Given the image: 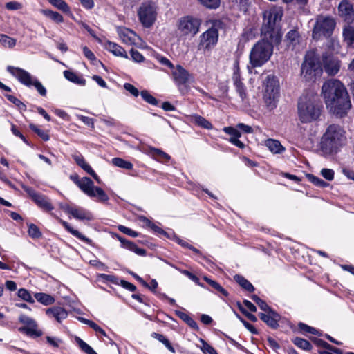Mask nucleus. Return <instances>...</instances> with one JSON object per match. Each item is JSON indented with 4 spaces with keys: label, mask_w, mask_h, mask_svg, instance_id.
Returning a JSON list of instances; mask_svg holds the SVG:
<instances>
[{
    "label": "nucleus",
    "mask_w": 354,
    "mask_h": 354,
    "mask_svg": "<svg viewBox=\"0 0 354 354\" xmlns=\"http://www.w3.org/2000/svg\"><path fill=\"white\" fill-rule=\"evenodd\" d=\"M322 93L327 108L338 117L344 116L351 107L347 91L337 80H329L324 82Z\"/></svg>",
    "instance_id": "f257e3e1"
},
{
    "label": "nucleus",
    "mask_w": 354,
    "mask_h": 354,
    "mask_svg": "<svg viewBox=\"0 0 354 354\" xmlns=\"http://www.w3.org/2000/svg\"><path fill=\"white\" fill-rule=\"evenodd\" d=\"M346 132L338 124H330L321 138L319 151L325 157L336 154L345 144Z\"/></svg>",
    "instance_id": "f03ea898"
},
{
    "label": "nucleus",
    "mask_w": 354,
    "mask_h": 354,
    "mask_svg": "<svg viewBox=\"0 0 354 354\" xmlns=\"http://www.w3.org/2000/svg\"><path fill=\"white\" fill-rule=\"evenodd\" d=\"M263 21L261 27V34L266 39L279 43L281 34L277 27L282 17L283 12L280 8H272L263 12Z\"/></svg>",
    "instance_id": "7ed1b4c3"
},
{
    "label": "nucleus",
    "mask_w": 354,
    "mask_h": 354,
    "mask_svg": "<svg viewBox=\"0 0 354 354\" xmlns=\"http://www.w3.org/2000/svg\"><path fill=\"white\" fill-rule=\"evenodd\" d=\"M273 43L277 44L263 37L253 46L250 53V64L248 65L249 73H252L254 68L262 66L270 59L273 52Z\"/></svg>",
    "instance_id": "20e7f679"
},
{
    "label": "nucleus",
    "mask_w": 354,
    "mask_h": 354,
    "mask_svg": "<svg viewBox=\"0 0 354 354\" xmlns=\"http://www.w3.org/2000/svg\"><path fill=\"white\" fill-rule=\"evenodd\" d=\"M321 106L316 96L302 95L298 102V116L303 123L312 122L319 119Z\"/></svg>",
    "instance_id": "39448f33"
},
{
    "label": "nucleus",
    "mask_w": 354,
    "mask_h": 354,
    "mask_svg": "<svg viewBox=\"0 0 354 354\" xmlns=\"http://www.w3.org/2000/svg\"><path fill=\"white\" fill-rule=\"evenodd\" d=\"M263 100L269 110L277 106L279 96V82L273 75H268L264 82Z\"/></svg>",
    "instance_id": "423d86ee"
},
{
    "label": "nucleus",
    "mask_w": 354,
    "mask_h": 354,
    "mask_svg": "<svg viewBox=\"0 0 354 354\" xmlns=\"http://www.w3.org/2000/svg\"><path fill=\"white\" fill-rule=\"evenodd\" d=\"M7 71L15 77L21 84L26 86H34L39 93L42 96H46V89L41 83L28 71L14 66H8Z\"/></svg>",
    "instance_id": "0eeeda50"
},
{
    "label": "nucleus",
    "mask_w": 354,
    "mask_h": 354,
    "mask_svg": "<svg viewBox=\"0 0 354 354\" xmlns=\"http://www.w3.org/2000/svg\"><path fill=\"white\" fill-rule=\"evenodd\" d=\"M158 10L157 3L153 1H146L140 4L137 13L140 22L145 28H150L155 23Z\"/></svg>",
    "instance_id": "6e6552de"
},
{
    "label": "nucleus",
    "mask_w": 354,
    "mask_h": 354,
    "mask_svg": "<svg viewBox=\"0 0 354 354\" xmlns=\"http://www.w3.org/2000/svg\"><path fill=\"white\" fill-rule=\"evenodd\" d=\"M301 70V76L306 81L313 80L316 77L321 75L322 73L319 60L312 52L306 55Z\"/></svg>",
    "instance_id": "1a4fd4ad"
},
{
    "label": "nucleus",
    "mask_w": 354,
    "mask_h": 354,
    "mask_svg": "<svg viewBox=\"0 0 354 354\" xmlns=\"http://www.w3.org/2000/svg\"><path fill=\"white\" fill-rule=\"evenodd\" d=\"M335 24V21L332 17L319 15L313 26V38L318 40L322 37H330Z\"/></svg>",
    "instance_id": "9d476101"
},
{
    "label": "nucleus",
    "mask_w": 354,
    "mask_h": 354,
    "mask_svg": "<svg viewBox=\"0 0 354 354\" xmlns=\"http://www.w3.org/2000/svg\"><path fill=\"white\" fill-rule=\"evenodd\" d=\"M79 188L89 197H97L100 202H106L109 200L108 195L104 191L94 185L93 182L88 177H83L81 181L77 182Z\"/></svg>",
    "instance_id": "9b49d317"
},
{
    "label": "nucleus",
    "mask_w": 354,
    "mask_h": 354,
    "mask_svg": "<svg viewBox=\"0 0 354 354\" xmlns=\"http://www.w3.org/2000/svg\"><path fill=\"white\" fill-rule=\"evenodd\" d=\"M218 23H214L211 28L200 36L198 45V50H209L214 48L218 42Z\"/></svg>",
    "instance_id": "f8f14e48"
},
{
    "label": "nucleus",
    "mask_w": 354,
    "mask_h": 354,
    "mask_svg": "<svg viewBox=\"0 0 354 354\" xmlns=\"http://www.w3.org/2000/svg\"><path fill=\"white\" fill-rule=\"evenodd\" d=\"M201 24L198 18L185 16L179 19L178 28L182 35L193 37L198 32Z\"/></svg>",
    "instance_id": "ddd939ff"
},
{
    "label": "nucleus",
    "mask_w": 354,
    "mask_h": 354,
    "mask_svg": "<svg viewBox=\"0 0 354 354\" xmlns=\"http://www.w3.org/2000/svg\"><path fill=\"white\" fill-rule=\"evenodd\" d=\"M23 189L37 206L44 211L50 212L54 209L53 205L47 196L36 192L32 188L28 186L24 185Z\"/></svg>",
    "instance_id": "4468645a"
},
{
    "label": "nucleus",
    "mask_w": 354,
    "mask_h": 354,
    "mask_svg": "<svg viewBox=\"0 0 354 354\" xmlns=\"http://www.w3.org/2000/svg\"><path fill=\"white\" fill-rule=\"evenodd\" d=\"M171 74L174 81L178 86L186 84L191 77L189 72L180 65L174 67Z\"/></svg>",
    "instance_id": "2eb2a0df"
},
{
    "label": "nucleus",
    "mask_w": 354,
    "mask_h": 354,
    "mask_svg": "<svg viewBox=\"0 0 354 354\" xmlns=\"http://www.w3.org/2000/svg\"><path fill=\"white\" fill-rule=\"evenodd\" d=\"M323 64L325 71L329 75H335L340 68V61L333 57L323 55Z\"/></svg>",
    "instance_id": "dca6fc26"
},
{
    "label": "nucleus",
    "mask_w": 354,
    "mask_h": 354,
    "mask_svg": "<svg viewBox=\"0 0 354 354\" xmlns=\"http://www.w3.org/2000/svg\"><path fill=\"white\" fill-rule=\"evenodd\" d=\"M339 15L348 22L351 21L354 19V10L352 4L347 1H342L339 5Z\"/></svg>",
    "instance_id": "f3484780"
},
{
    "label": "nucleus",
    "mask_w": 354,
    "mask_h": 354,
    "mask_svg": "<svg viewBox=\"0 0 354 354\" xmlns=\"http://www.w3.org/2000/svg\"><path fill=\"white\" fill-rule=\"evenodd\" d=\"M259 317L261 320L266 322L269 326L272 328H276L279 326L278 321L280 316L273 310H271L266 313H259Z\"/></svg>",
    "instance_id": "a211bd4d"
},
{
    "label": "nucleus",
    "mask_w": 354,
    "mask_h": 354,
    "mask_svg": "<svg viewBox=\"0 0 354 354\" xmlns=\"http://www.w3.org/2000/svg\"><path fill=\"white\" fill-rule=\"evenodd\" d=\"M113 237H115L120 243L123 248H125L132 252H134L136 254L140 256H145L146 251L145 249L138 248L134 243L129 241L120 235L115 234Z\"/></svg>",
    "instance_id": "6ab92c4d"
},
{
    "label": "nucleus",
    "mask_w": 354,
    "mask_h": 354,
    "mask_svg": "<svg viewBox=\"0 0 354 354\" xmlns=\"http://www.w3.org/2000/svg\"><path fill=\"white\" fill-rule=\"evenodd\" d=\"M56 218L58 219L59 222L62 225V226L71 234H73L76 238L79 239L80 240L84 241V243L91 245L92 244V240L87 238L84 235H83L82 233H80L78 230L73 229L68 223L66 221L59 218L57 216L54 215Z\"/></svg>",
    "instance_id": "aec40b11"
},
{
    "label": "nucleus",
    "mask_w": 354,
    "mask_h": 354,
    "mask_svg": "<svg viewBox=\"0 0 354 354\" xmlns=\"http://www.w3.org/2000/svg\"><path fill=\"white\" fill-rule=\"evenodd\" d=\"M118 35L122 42L128 45L134 44L138 37L133 31L128 28H120Z\"/></svg>",
    "instance_id": "412c9836"
},
{
    "label": "nucleus",
    "mask_w": 354,
    "mask_h": 354,
    "mask_svg": "<svg viewBox=\"0 0 354 354\" xmlns=\"http://www.w3.org/2000/svg\"><path fill=\"white\" fill-rule=\"evenodd\" d=\"M71 215H72L75 219L80 221H90L94 218L93 215L91 212L82 207H74Z\"/></svg>",
    "instance_id": "4be33fe9"
},
{
    "label": "nucleus",
    "mask_w": 354,
    "mask_h": 354,
    "mask_svg": "<svg viewBox=\"0 0 354 354\" xmlns=\"http://www.w3.org/2000/svg\"><path fill=\"white\" fill-rule=\"evenodd\" d=\"M46 314L50 317L55 318L58 322L66 319L68 316V313L62 307H53L46 310Z\"/></svg>",
    "instance_id": "5701e85b"
},
{
    "label": "nucleus",
    "mask_w": 354,
    "mask_h": 354,
    "mask_svg": "<svg viewBox=\"0 0 354 354\" xmlns=\"http://www.w3.org/2000/svg\"><path fill=\"white\" fill-rule=\"evenodd\" d=\"M149 153L153 159L162 163H167L171 159L169 154L157 148L150 147Z\"/></svg>",
    "instance_id": "b1692460"
},
{
    "label": "nucleus",
    "mask_w": 354,
    "mask_h": 354,
    "mask_svg": "<svg viewBox=\"0 0 354 354\" xmlns=\"http://www.w3.org/2000/svg\"><path fill=\"white\" fill-rule=\"evenodd\" d=\"M265 145L268 149L274 154H281L285 151V147H283L279 140L274 139H268L265 142Z\"/></svg>",
    "instance_id": "393cba45"
},
{
    "label": "nucleus",
    "mask_w": 354,
    "mask_h": 354,
    "mask_svg": "<svg viewBox=\"0 0 354 354\" xmlns=\"http://www.w3.org/2000/svg\"><path fill=\"white\" fill-rule=\"evenodd\" d=\"M106 48L115 56L122 57L126 59L128 58V55L125 50L115 43L108 41L106 44Z\"/></svg>",
    "instance_id": "a878e982"
},
{
    "label": "nucleus",
    "mask_w": 354,
    "mask_h": 354,
    "mask_svg": "<svg viewBox=\"0 0 354 354\" xmlns=\"http://www.w3.org/2000/svg\"><path fill=\"white\" fill-rule=\"evenodd\" d=\"M286 42L288 48L292 50L299 44L300 35L297 30H291L286 35Z\"/></svg>",
    "instance_id": "bb28decb"
},
{
    "label": "nucleus",
    "mask_w": 354,
    "mask_h": 354,
    "mask_svg": "<svg viewBox=\"0 0 354 354\" xmlns=\"http://www.w3.org/2000/svg\"><path fill=\"white\" fill-rule=\"evenodd\" d=\"M343 35L347 45L354 48V26H347L343 30Z\"/></svg>",
    "instance_id": "cd10ccee"
},
{
    "label": "nucleus",
    "mask_w": 354,
    "mask_h": 354,
    "mask_svg": "<svg viewBox=\"0 0 354 354\" xmlns=\"http://www.w3.org/2000/svg\"><path fill=\"white\" fill-rule=\"evenodd\" d=\"M64 76L68 81L73 82L75 84L84 86L86 84V80L80 77H79L76 73L71 71H64Z\"/></svg>",
    "instance_id": "c85d7f7f"
},
{
    "label": "nucleus",
    "mask_w": 354,
    "mask_h": 354,
    "mask_svg": "<svg viewBox=\"0 0 354 354\" xmlns=\"http://www.w3.org/2000/svg\"><path fill=\"white\" fill-rule=\"evenodd\" d=\"M191 121L195 124L206 129H211L212 128V124L208 120L198 115H192Z\"/></svg>",
    "instance_id": "c756f323"
},
{
    "label": "nucleus",
    "mask_w": 354,
    "mask_h": 354,
    "mask_svg": "<svg viewBox=\"0 0 354 354\" xmlns=\"http://www.w3.org/2000/svg\"><path fill=\"white\" fill-rule=\"evenodd\" d=\"M234 85L236 87V92L239 93L240 97L242 100H243L246 97V93L245 90V86L243 82L241 80L237 75H235L234 77H232Z\"/></svg>",
    "instance_id": "7c9ffc66"
},
{
    "label": "nucleus",
    "mask_w": 354,
    "mask_h": 354,
    "mask_svg": "<svg viewBox=\"0 0 354 354\" xmlns=\"http://www.w3.org/2000/svg\"><path fill=\"white\" fill-rule=\"evenodd\" d=\"M176 315L181 319L183 321H184L186 324H187L191 328L194 329L198 328L197 323L192 318L190 317L187 313L176 310Z\"/></svg>",
    "instance_id": "2f4dec72"
},
{
    "label": "nucleus",
    "mask_w": 354,
    "mask_h": 354,
    "mask_svg": "<svg viewBox=\"0 0 354 354\" xmlns=\"http://www.w3.org/2000/svg\"><path fill=\"white\" fill-rule=\"evenodd\" d=\"M234 280L245 290L249 292H253L254 290V288L252 284L243 276L236 274L234 276Z\"/></svg>",
    "instance_id": "473e14b6"
},
{
    "label": "nucleus",
    "mask_w": 354,
    "mask_h": 354,
    "mask_svg": "<svg viewBox=\"0 0 354 354\" xmlns=\"http://www.w3.org/2000/svg\"><path fill=\"white\" fill-rule=\"evenodd\" d=\"M35 299L44 305H50L54 303L55 299L50 295L39 292L35 293Z\"/></svg>",
    "instance_id": "72a5a7b5"
},
{
    "label": "nucleus",
    "mask_w": 354,
    "mask_h": 354,
    "mask_svg": "<svg viewBox=\"0 0 354 354\" xmlns=\"http://www.w3.org/2000/svg\"><path fill=\"white\" fill-rule=\"evenodd\" d=\"M73 159L76 164L79 165L82 169L88 173L91 169V166L85 161L84 157L80 153H75L72 156Z\"/></svg>",
    "instance_id": "f704fd0d"
},
{
    "label": "nucleus",
    "mask_w": 354,
    "mask_h": 354,
    "mask_svg": "<svg viewBox=\"0 0 354 354\" xmlns=\"http://www.w3.org/2000/svg\"><path fill=\"white\" fill-rule=\"evenodd\" d=\"M41 12L56 23H62L64 21L63 17L59 12L50 10H41Z\"/></svg>",
    "instance_id": "c9c22d12"
},
{
    "label": "nucleus",
    "mask_w": 354,
    "mask_h": 354,
    "mask_svg": "<svg viewBox=\"0 0 354 354\" xmlns=\"http://www.w3.org/2000/svg\"><path fill=\"white\" fill-rule=\"evenodd\" d=\"M204 280L213 288L218 293H221L222 295L227 297L228 295V293L227 290H225L219 283H218L216 281L212 280L207 277H204Z\"/></svg>",
    "instance_id": "e433bc0d"
},
{
    "label": "nucleus",
    "mask_w": 354,
    "mask_h": 354,
    "mask_svg": "<svg viewBox=\"0 0 354 354\" xmlns=\"http://www.w3.org/2000/svg\"><path fill=\"white\" fill-rule=\"evenodd\" d=\"M111 162L113 165L120 168L126 169H131L133 168V165L131 162L120 158H113L111 160Z\"/></svg>",
    "instance_id": "4c0bfd02"
},
{
    "label": "nucleus",
    "mask_w": 354,
    "mask_h": 354,
    "mask_svg": "<svg viewBox=\"0 0 354 354\" xmlns=\"http://www.w3.org/2000/svg\"><path fill=\"white\" fill-rule=\"evenodd\" d=\"M292 342L297 346L303 350L309 351L312 348V345L306 339L300 337H296L292 340Z\"/></svg>",
    "instance_id": "58836bf2"
},
{
    "label": "nucleus",
    "mask_w": 354,
    "mask_h": 354,
    "mask_svg": "<svg viewBox=\"0 0 354 354\" xmlns=\"http://www.w3.org/2000/svg\"><path fill=\"white\" fill-rule=\"evenodd\" d=\"M0 43L6 48H13L16 45V40L6 35H0Z\"/></svg>",
    "instance_id": "ea45409f"
},
{
    "label": "nucleus",
    "mask_w": 354,
    "mask_h": 354,
    "mask_svg": "<svg viewBox=\"0 0 354 354\" xmlns=\"http://www.w3.org/2000/svg\"><path fill=\"white\" fill-rule=\"evenodd\" d=\"M152 337L162 342L170 351L172 353L175 352L174 348L170 344L169 341L162 335L156 333H152Z\"/></svg>",
    "instance_id": "a19ab883"
},
{
    "label": "nucleus",
    "mask_w": 354,
    "mask_h": 354,
    "mask_svg": "<svg viewBox=\"0 0 354 354\" xmlns=\"http://www.w3.org/2000/svg\"><path fill=\"white\" fill-rule=\"evenodd\" d=\"M199 341L201 343L199 347L204 354H218L217 351L205 340L201 339Z\"/></svg>",
    "instance_id": "79ce46f5"
},
{
    "label": "nucleus",
    "mask_w": 354,
    "mask_h": 354,
    "mask_svg": "<svg viewBox=\"0 0 354 354\" xmlns=\"http://www.w3.org/2000/svg\"><path fill=\"white\" fill-rule=\"evenodd\" d=\"M75 340L80 348L86 354H97V353L88 344L80 337H76Z\"/></svg>",
    "instance_id": "37998d69"
},
{
    "label": "nucleus",
    "mask_w": 354,
    "mask_h": 354,
    "mask_svg": "<svg viewBox=\"0 0 354 354\" xmlns=\"http://www.w3.org/2000/svg\"><path fill=\"white\" fill-rule=\"evenodd\" d=\"M49 2L58 8L59 10L64 12H69L70 9L67 3L64 0H48Z\"/></svg>",
    "instance_id": "c03bdc74"
},
{
    "label": "nucleus",
    "mask_w": 354,
    "mask_h": 354,
    "mask_svg": "<svg viewBox=\"0 0 354 354\" xmlns=\"http://www.w3.org/2000/svg\"><path fill=\"white\" fill-rule=\"evenodd\" d=\"M36 326H28L20 328L19 330L26 333L30 336L40 337L42 333L40 330L36 329Z\"/></svg>",
    "instance_id": "a18cd8bd"
},
{
    "label": "nucleus",
    "mask_w": 354,
    "mask_h": 354,
    "mask_svg": "<svg viewBox=\"0 0 354 354\" xmlns=\"http://www.w3.org/2000/svg\"><path fill=\"white\" fill-rule=\"evenodd\" d=\"M28 234L32 239H39L41 236V232L39 227L35 224H30L28 226Z\"/></svg>",
    "instance_id": "49530a36"
},
{
    "label": "nucleus",
    "mask_w": 354,
    "mask_h": 354,
    "mask_svg": "<svg viewBox=\"0 0 354 354\" xmlns=\"http://www.w3.org/2000/svg\"><path fill=\"white\" fill-rule=\"evenodd\" d=\"M19 297L21 298L24 301H26L30 303H34V299L32 297L30 293L26 289L21 288L18 290L17 293Z\"/></svg>",
    "instance_id": "de8ad7c7"
},
{
    "label": "nucleus",
    "mask_w": 354,
    "mask_h": 354,
    "mask_svg": "<svg viewBox=\"0 0 354 354\" xmlns=\"http://www.w3.org/2000/svg\"><path fill=\"white\" fill-rule=\"evenodd\" d=\"M140 95L142 99L152 105L158 104V100L154 97H153L147 91H142Z\"/></svg>",
    "instance_id": "09e8293b"
},
{
    "label": "nucleus",
    "mask_w": 354,
    "mask_h": 354,
    "mask_svg": "<svg viewBox=\"0 0 354 354\" xmlns=\"http://www.w3.org/2000/svg\"><path fill=\"white\" fill-rule=\"evenodd\" d=\"M308 178L312 183H313L314 185H315L318 187H325L328 185V183L324 181L322 179H321L318 177H316L313 175H311V174L308 175Z\"/></svg>",
    "instance_id": "8fccbe9b"
},
{
    "label": "nucleus",
    "mask_w": 354,
    "mask_h": 354,
    "mask_svg": "<svg viewBox=\"0 0 354 354\" xmlns=\"http://www.w3.org/2000/svg\"><path fill=\"white\" fill-rule=\"evenodd\" d=\"M200 3L207 8L216 9L220 6V0H198Z\"/></svg>",
    "instance_id": "3c124183"
},
{
    "label": "nucleus",
    "mask_w": 354,
    "mask_h": 354,
    "mask_svg": "<svg viewBox=\"0 0 354 354\" xmlns=\"http://www.w3.org/2000/svg\"><path fill=\"white\" fill-rule=\"evenodd\" d=\"M30 128L35 132L41 138H42L44 140L47 141L49 140L50 137L48 134L43 131L42 129H40L35 124H30Z\"/></svg>",
    "instance_id": "603ef678"
},
{
    "label": "nucleus",
    "mask_w": 354,
    "mask_h": 354,
    "mask_svg": "<svg viewBox=\"0 0 354 354\" xmlns=\"http://www.w3.org/2000/svg\"><path fill=\"white\" fill-rule=\"evenodd\" d=\"M299 328L302 330L304 333H310L313 335H318L319 332L317 330L313 327L308 326L304 323H299L298 324Z\"/></svg>",
    "instance_id": "864d4df0"
},
{
    "label": "nucleus",
    "mask_w": 354,
    "mask_h": 354,
    "mask_svg": "<svg viewBox=\"0 0 354 354\" xmlns=\"http://www.w3.org/2000/svg\"><path fill=\"white\" fill-rule=\"evenodd\" d=\"M223 131L231 136L230 138H240L241 136V132L236 128L232 127H225L223 128Z\"/></svg>",
    "instance_id": "5fc2aeb1"
},
{
    "label": "nucleus",
    "mask_w": 354,
    "mask_h": 354,
    "mask_svg": "<svg viewBox=\"0 0 354 354\" xmlns=\"http://www.w3.org/2000/svg\"><path fill=\"white\" fill-rule=\"evenodd\" d=\"M6 97L12 103H13L15 106H17L19 109H25V104L21 102L19 99L12 95H6Z\"/></svg>",
    "instance_id": "6e6d98bb"
},
{
    "label": "nucleus",
    "mask_w": 354,
    "mask_h": 354,
    "mask_svg": "<svg viewBox=\"0 0 354 354\" xmlns=\"http://www.w3.org/2000/svg\"><path fill=\"white\" fill-rule=\"evenodd\" d=\"M19 321L21 323L26 325L28 327V326H36L35 322L30 317H29L26 315H20V317H19Z\"/></svg>",
    "instance_id": "4d7b16f0"
},
{
    "label": "nucleus",
    "mask_w": 354,
    "mask_h": 354,
    "mask_svg": "<svg viewBox=\"0 0 354 354\" xmlns=\"http://www.w3.org/2000/svg\"><path fill=\"white\" fill-rule=\"evenodd\" d=\"M118 230L122 233L131 236L132 237H137L138 236V233L133 230L125 227L124 225H119Z\"/></svg>",
    "instance_id": "13d9d810"
},
{
    "label": "nucleus",
    "mask_w": 354,
    "mask_h": 354,
    "mask_svg": "<svg viewBox=\"0 0 354 354\" xmlns=\"http://www.w3.org/2000/svg\"><path fill=\"white\" fill-rule=\"evenodd\" d=\"M132 59L136 62H142L144 60L143 55L137 50L131 49L130 51Z\"/></svg>",
    "instance_id": "bf43d9fd"
},
{
    "label": "nucleus",
    "mask_w": 354,
    "mask_h": 354,
    "mask_svg": "<svg viewBox=\"0 0 354 354\" xmlns=\"http://www.w3.org/2000/svg\"><path fill=\"white\" fill-rule=\"evenodd\" d=\"M321 174L328 180H332L334 178V171L331 169H322Z\"/></svg>",
    "instance_id": "052dcab7"
},
{
    "label": "nucleus",
    "mask_w": 354,
    "mask_h": 354,
    "mask_svg": "<svg viewBox=\"0 0 354 354\" xmlns=\"http://www.w3.org/2000/svg\"><path fill=\"white\" fill-rule=\"evenodd\" d=\"M124 88L125 90H127L131 94H132L134 97L138 96L139 91L133 85H132L129 83H125L124 84Z\"/></svg>",
    "instance_id": "680f3d73"
},
{
    "label": "nucleus",
    "mask_w": 354,
    "mask_h": 354,
    "mask_svg": "<svg viewBox=\"0 0 354 354\" xmlns=\"http://www.w3.org/2000/svg\"><path fill=\"white\" fill-rule=\"evenodd\" d=\"M82 50H83V53H84V56L87 59H88L91 61H93V60L96 59L95 56L94 55L93 52L88 47L84 46L82 48Z\"/></svg>",
    "instance_id": "e2e57ef3"
},
{
    "label": "nucleus",
    "mask_w": 354,
    "mask_h": 354,
    "mask_svg": "<svg viewBox=\"0 0 354 354\" xmlns=\"http://www.w3.org/2000/svg\"><path fill=\"white\" fill-rule=\"evenodd\" d=\"M181 273H183V274L187 276L188 278H189L192 281H193L196 284L201 285L199 283V279L196 275H194V274L190 272L189 271L184 270H181Z\"/></svg>",
    "instance_id": "0e129e2a"
},
{
    "label": "nucleus",
    "mask_w": 354,
    "mask_h": 354,
    "mask_svg": "<svg viewBox=\"0 0 354 354\" xmlns=\"http://www.w3.org/2000/svg\"><path fill=\"white\" fill-rule=\"evenodd\" d=\"M6 8L8 10H18L21 8V4L16 1H10V2H8L6 4Z\"/></svg>",
    "instance_id": "69168bd1"
},
{
    "label": "nucleus",
    "mask_w": 354,
    "mask_h": 354,
    "mask_svg": "<svg viewBox=\"0 0 354 354\" xmlns=\"http://www.w3.org/2000/svg\"><path fill=\"white\" fill-rule=\"evenodd\" d=\"M236 127L239 129L243 130L245 133H253V129L252 128V127L245 124L243 123H239L236 125Z\"/></svg>",
    "instance_id": "338daca9"
},
{
    "label": "nucleus",
    "mask_w": 354,
    "mask_h": 354,
    "mask_svg": "<svg viewBox=\"0 0 354 354\" xmlns=\"http://www.w3.org/2000/svg\"><path fill=\"white\" fill-rule=\"evenodd\" d=\"M239 138H230L229 142L240 149H243L245 145L243 142L239 140Z\"/></svg>",
    "instance_id": "774afa93"
}]
</instances>
